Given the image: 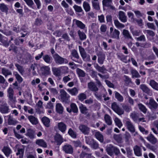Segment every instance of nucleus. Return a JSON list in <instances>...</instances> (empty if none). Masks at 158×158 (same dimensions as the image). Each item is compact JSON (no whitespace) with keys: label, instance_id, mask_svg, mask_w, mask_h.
<instances>
[{"label":"nucleus","instance_id":"39448f33","mask_svg":"<svg viewBox=\"0 0 158 158\" xmlns=\"http://www.w3.org/2000/svg\"><path fill=\"white\" fill-rule=\"evenodd\" d=\"M9 106L5 101H0V112L2 114L8 113L9 111Z\"/></svg>","mask_w":158,"mask_h":158},{"label":"nucleus","instance_id":"603ef678","mask_svg":"<svg viewBox=\"0 0 158 158\" xmlns=\"http://www.w3.org/2000/svg\"><path fill=\"white\" fill-rule=\"evenodd\" d=\"M95 136L97 139L101 142L102 143L103 142V135L99 132L96 133Z\"/></svg>","mask_w":158,"mask_h":158},{"label":"nucleus","instance_id":"052dcab7","mask_svg":"<svg viewBox=\"0 0 158 158\" xmlns=\"http://www.w3.org/2000/svg\"><path fill=\"white\" fill-rule=\"evenodd\" d=\"M77 72L79 77H84L85 76V73L81 69L77 68Z\"/></svg>","mask_w":158,"mask_h":158},{"label":"nucleus","instance_id":"ddd939ff","mask_svg":"<svg viewBox=\"0 0 158 158\" xmlns=\"http://www.w3.org/2000/svg\"><path fill=\"white\" fill-rule=\"evenodd\" d=\"M8 103L12 108L16 107L15 103L17 102L16 98L14 96H8Z\"/></svg>","mask_w":158,"mask_h":158},{"label":"nucleus","instance_id":"3c124183","mask_svg":"<svg viewBox=\"0 0 158 158\" xmlns=\"http://www.w3.org/2000/svg\"><path fill=\"white\" fill-rule=\"evenodd\" d=\"M114 23L115 26L118 28H123L125 27L124 24L120 23L118 20H114Z\"/></svg>","mask_w":158,"mask_h":158},{"label":"nucleus","instance_id":"f8f14e48","mask_svg":"<svg viewBox=\"0 0 158 158\" xmlns=\"http://www.w3.org/2000/svg\"><path fill=\"white\" fill-rule=\"evenodd\" d=\"M149 104V108L151 110H155L158 107V104L152 98H150V99Z\"/></svg>","mask_w":158,"mask_h":158},{"label":"nucleus","instance_id":"393cba45","mask_svg":"<svg viewBox=\"0 0 158 158\" xmlns=\"http://www.w3.org/2000/svg\"><path fill=\"white\" fill-rule=\"evenodd\" d=\"M70 109L68 108L67 109V111L69 112H71L72 111L74 113H77L78 112V108L75 104L71 103L70 105Z\"/></svg>","mask_w":158,"mask_h":158},{"label":"nucleus","instance_id":"1a4fd4ad","mask_svg":"<svg viewBox=\"0 0 158 158\" xmlns=\"http://www.w3.org/2000/svg\"><path fill=\"white\" fill-rule=\"evenodd\" d=\"M60 96L61 101L64 102H67L70 97L69 95L63 89L60 91Z\"/></svg>","mask_w":158,"mask_h":158},{"label":"nucleus","instance_id":"7ed1b4c3","mask_svg":"<svg viewBox=\"0 0 158 158\" xmlns=\"http://www.w3.org/2000/svg\"><path fill=\"white\" fill-rule=\"evenodd\" d=\"M125 125L128 130L132 134L134 133L133 135L135 136L138 135V133L135 131L134 125L131 120L129 118H127L124 120Z\"/></svg>","mask_w":158,"mask_h":158},{"label":"nucleus","instance_id":"58836bf2","mask_svg":"<svg viewBox=\"0 0 158 158\" xmlns=\"http://www.w3.org/2000/svg\"><path fill=\"white\" fill-rule=\"evenodd\" d=\"M15 65L19 73L22 75H23L25 72L24 69L23 67L17 63L15 64Z\"/></svg>","mask_w":158,"mask_h":158},{"label":"nucleus","instance_id":"864d4df0","mask_svg":"<svg viewBox=\"0 0 158 158\" xmlns=\"http://www.w3.org/2000/svg\"><path fill=\"white\" fill-rule=\"evenodd\" d=\"M44 60L47 63L50 64L51 61V57L48 55H45L43 57Z\"/></svg>","mask_w":158,"mask_h":158},{"label":"nucleus","instance_id":"f257e3e1","mask_svg":"<svg viewBox=\"0 0 158 158\" xmlns=\"http://www.w3.org/2000/svg\"><path fill=\"white\" fill-rule=\"evenodd\" d=\"M106 151L107 154L110 156H113L114 153L116 156L120 154L119 149L111 144L107 145L106 147Z\"/></svg>","mask_w":158,"mask_h":158},{"label":"nucleus","instance_id":"4c0bfd02","mask_svg":"<svg viewBox=\"0 0 158 158\" xmlns=\"http://www.w3.org/2000/svg\"><path fill=\"white\" fill-rule=\"evenodd\" d=\"M132 74V78H139L140 77V75L138 72L135 69H132L131 71Z\"/></svg>","mask_w":158,"mask_h":158},{"label":"nucleus","instance_id":"6e6552de","mask_svg":"<svg viewBox=\"0 0 158 158\" xmlns=\"http://www.w3.org/2000/svg\"><path fill=\"white\" fill-rule=\"evenodd\" d=\"M120 33V32L118 30L116 29L114 30L112 27L110 28V36L111 38L117 40H119Z\"/></svg>","mask_w":158,"mask_h":158},{"label":"nucleus","instance_id":"20e7f679","mask_svg":"<svg viewBox=\"0 0 158 158\" xmlns=\"http://www.w3.org/2000/svg\"><path fill=\"white\" fill-rule=\"evenodd\" d=\"M52 56L55 63L57 64H67L68 62V61L66 59L61 57L56 53L53 55Z\"/></svg>","mask_w":158,"mask_h":158},{"label":"nucleus","instance_id":"2eb2a0df","mask_svg":"<svg viewBox=\"0 0 158 158\" xmlns=\"http://www.w3.org/2000/svg\"><path fill=\"white\" fill-rule=\"evenodd\" d=\"M42 74L44 75H47L51 73L50 69L48 66H44L41 68Z\"/></svg>","mask_w":158,"mask_h":158},{"label":"nucleus","instance_id":"a18cd8bd","mask_svg":"<svg viewBox=\"0 0 158 158\" xmlns=\"http://www.w3.org/2000/svg\"><path fill=\"white\" fill-rule=\"evenodd\" d=\"M0 83L5 84V85L2 86V88L4 89H5L8 85V83L6 81L4 78L1 75H0Z\"/></svg>","mask_w":158,"mask_h":158},{"label":"nucleus","instance_id":"ea45409f","mask_svg":"<svg viewBox=\"0 0 158 158\" xmlns=\"http://www.w3.org/2000/svg\"><path fill=\"white\" fill-rule=\"evenodd\" d=\"M2 74L6 77L8 75L12 74L11 72L9 70L5 68H2Z\"/></svg>","mask_w":158,"mask_h":158},{"label":"nucleus","instance_id":"9d476101","mask_svg":"<svg viewBox=\"0 0 158 158\" xmlns=\"http://www.w3.org/2000/svg\"><path fill=\"white\" fill-rule=\"evenodd\" d=\"M62 148L63 151L66 153L72 154L73 153V148L70 144H67L64 145Z\"/></svg>","mask_w":158,"mask_h":158},{"label":"nucleus","instance_id":"6ab92c4d","mask_svg":"<svg viewBox=\"0 0 158 158\" xmlns=\"http://www.w3.org/2000/svg\"><path fill=\"white\" fill-rule=\"evenodd\" d=\"M57 127L59 130L62 133H64L66 130V125L63 122H61L58 123Z\"/></svg>","mask_w":158,"mask_h":158},{"label":"nucleus","instance_id":"79ce46f5","mask_svg":"<svg viewBox=\"0 0 158 158\" xmlns=\"http://www.w3.org/2000/svg\"><path fill=\"white\" fill-rule=\"evenodd\" d=\"M138 107L140 110L144 114H146L147 112V109L144 105L140 103L138 105Z\"/></svg>","mask_w":158,"mask_h":158},{"label":"nucleus","instance_id":"423d86ee","mask_svg":"<svg viewBox=\"0 0 158 158\" xmlns=\"http://www.w3.org/2000/svg\"><path fill=\"white\" fill-rule=\"evenodd\" d=\"M79 49L81 56L84 61H89L90 60V56L87 54L84 49L80 46H79Z\"/></svg>","mask_w":158,"mask_h":158},{"label":"nucleus","instance_id":"2f4dec72","mask_svg":"<svg viewBox=\"0 0 158 158\" xmlns=\"http://www.w3.org/2000/svg\"><path fill=\"white\" fill-rule=\"evenodd\" d=\"M149 84L153 89L158 91V83L154 80H151Z\"/></svg>","mask_w":158,"mask_h":158},{"label":"nucleus","instance_id":"6e6d98bb","mask_svg":"<svg viewBox=\"0 0 158 158\" xmlns=\"http://www.w3.org/2000/svg\"><path fill=\"white\" fill-rule=\"evenodd\" d=\"M130 116V117L135 122L137 123L138 117L136 113L134 112L131 113Z\"/></svg>","mask_w":158,"mask_h":158},{"label":"nucleus","instance_id":"cd10ccee","mask_svg":"<svg viewBox=\"0 0 158 158\" xmlns=\"http://www.w3.org/2000/svg\"><path fill=\"white\" fill-rule=\"evenodd\" d=\"M35 143L39 146L45 148L47 147L46 143L43 139H39L36 140Z\"/></svg>","mask_w":158,"mask_h":158},{"label":"nucleus","instance_id":"bb28decb","mask_svg":"<svg viewBox=\"0 0 158 158\" xmlns=\"http://www.w3.org/2000/svg\"><path fill=\"white\" fill-rule=\"evenodd\" d=\"M67 90L72 95L76 96L78 93L79 89L75 87L72 89H68Z\"/></svg>","mask_w":158,"mask_h":158},{"label":"nucleus","instance_id":"a19ab883","mask_svg":"<svg viewBox=\"0 0 158 158\" xmlns=\"http://www.w3.org/2000/svg\"><path fill=\"white\" fill-rule=\"evenodd\" d=\"M56 110L58 113L62 114L63 110V108L61 104L57 103L56 105Z\"/></svg>","mask_w":158,"mask_h":158},{"label":"nucleus","instance_id":"a211bd4d","mask_svg":"<svg viewBox=\"0 0 158 158\" xmlns=\"http://www.w3.org/2000/svg\"><path fill=\"white\" fill-rule=\"evenodd\" d=\"M133 150L136 156H140L142 155L141 149L138 145H136L134 147Z\"/></svg>","mask_w":158,"mask_h":158},{"label":"nucleus","instance_id":"0eeeda50","mask_svg":"<svg viewBox=\"0 0 158 158\" xmlns=\"http://www.w3.org/2000/svg\"><path fill=\"white\" fill-rule=\"evenodd\" d=\"M111 108L119 115H120L124 114V110L119 106L116 102H114L112 104Z\"/></svg>","mask_w":158,"mask_h":158},{"label":"nucleus","instance_id":"13d9d810","mask_svg":"<svg viewBox=\"0 0 158 158\" xmlns=\"http://www.w3.org/2000/svg\"><path fill=\"white\" fill-rule=\"evenodd\" d=\"M71 55L72 56L77 59H78L79 58V56L77 51L75 49H73L71 51Z\"/></svg>","mask_w":158,"mask_h":158},{"label":"nucleus","instance_id":"69168bd1","mask_svg":"<svg viewBox=\"0 0 158 158\" xmlns=\"http://www.w3.org/2000/svg\"><path fill=\"white\" fill-rule=\"evenodd\" d=\"M79 108L82 113H85L87 110L86 107L82 104H80Z\"/></svg>","mask_w":158,"mask_h":158},{"label":"nucleus","instance_id":"49530a36","mask_svg":"<svg viewBox=\"0 0 158 158\" xmlns=\"http://www.w3.org/2000/svg\"><path fill=\"white\" fill-rule=\"evenodd\" d=\"M92 3L93 7L95 9L98 10L100 9L98 0H92Z\"/></svg>","mask_w":158,"mask_h":158},{"label":"nucleus","instance_id":"338daca9","mask_svg":"<svg viewBox=\"0 0 158 158\" xmlns=\"http://www.w3.org/2000/svg\"><path fill=\"white\" fill-rule=\"evenodd\" d=\"M72 143L75 147H81L82 146L81 143L79 140L73 141L72 142Z\"/></svg>","mask_w":158,"mask_h":158},{"label":"nucleus","instance_id":"9b49d317","mask_svg":"<svg viewBox=\"0 0 158 158\" xmlns=\"http://www.w3.org/2000/svg\"><path fill=\"white\" fill-rule=\"evenodd\" d=\"M79 129L85 135H88L90 133V128L85 125H80L79 127Z\"/></svg>","mask_w":158,"mask_h":158},{"label":"nucleus","instance_id":"f3484780","mask_svg":"<svg viewBox=\"0 0 158 158\" xmlns=\"http://www.w3.org/2000/svg\"><path fill=\"white\" fill-rule=\"evenodd\" d=\"M118 18L120 21L123 23L127 21V17L125 13L123 11H120L118 13Z\"/></svg>","mask_w":158,"mask_h":158},{"label":"nucleus","instance_id":"aec40b11","mask_svg":"<svg viewBox=\"0 0 158 158\" xmlns=\"http://www.w3.org/2000/svg\"><path fill=\"white\" fill-rule=\"evenodd\" d=\"M98 56V61L100 64H103L104 60L105 59V56L102 53H97V54Z\"/></svg>","mask_w":158,"mask_h":158},{"label":"nucleus","instance_id":"dca6fc26","mask_svg":"<svg viewBox=\"0 0 158 158\" xmlns=\"http://www.w3.org/2000/svg\"><path fill=\"white\" fill-rule=\"evenodd\" d=\"M147 139L153 144H155L157 142V139L151 133L146 137Z\"/></svg>","mask_w":158,"mask_h":158},{"label":"nucleus","instance_id":"774afa93","mask_svg":"<svg viewBox=\"0 0 158 158\" xmlns=\"http://www.w3.org/2000/svg\"><path fill=\"white\" fill-rule=\"evenodd\" d=\"M8 94L7 96H14V91L13 89L11 87H9L7 90Z\"/></svg>","mask_w":158,"mask_h":158},{"label":"nucleus","instance_id":"0e129e2a","mask_svg":"<svg viewBox=\"0 0 158 158\" xmlns=\"http://www.w3.org/2000/svg\"><path fill=\"white\" fill-rule=\"evenodd\" d=\"M144 32L147 33V36H150L153 37L155 35V32L151 30H145L144 31Z\"/></svg>","mask_w":158,"mask_h":158},{"label":"nucleus","instance_id":"8fccbe9b","mask_svg":"<svg viewBox=\"0 0 158 158\" xmlns=\"http://www.w3.org/2000/svg\"><path fill=\"white\" fill-rule=\"evenodd\" d=\"M0 10L2 12L7 13L8 11V8L4 3H2L0 4Z\"/></svg>","mask_w":158,"mask_h":158},{"label":"nucleus","instance_id":"412c9836","mask_svg":"<svg viewBox=\"0 0 158 158\" xmlns=\"http://www.w3.org/2000/svg\"><path fill=\"white\" fill-rule=\"evenodd\" d=\"M73 22L75 23L78 27L81 29L84 30L86 28L85 25L79 20L74 19L73 20Z\"/></svg>","mask_w":158,"mask_h":158},{"label":"nucleus","instance_id":"c9c22d12","mask_svg":"<svg viewBox=\"0 0 158 158\" xmlns=\"http://www.w3.org/2000/svg\"><path fill=\"white\" fill-rule=\"evenodd\" d=\"M113 138L118 143H122L123 142L122 136L121 134L114 135Z\"/></svg>","mask_w":158,"mask_h":158},{"label":"nucleus","instance_id":"c756f323","mask_svg":"<svg viewBox=\"0 0 158 158\" xmlns=\"http://www.w3.org/2000/svg\"><path fill=\"white\" fill-rule=\"evenodd\" d=\"M8 117V123L9 125H14L18 123V121L14 119L11 115H9Z\"/></svg>","mask_w":158,"mask_h":158},{"label":"nucleus","instance_id":"f03ea898","mask_svg":"<svg viewBox=\"0 0 158 158\" xmlns=\"http://www.w3.org/2000/svg\"><path fill=\"white\" fill-rule=\"evenodd\" d=\"M87 87L88 89L92 92H94V95L96 98L98 100H102V96L99 95L97 91L98 90V89L95 83L91 81L88 83Z\"/></svg>","mask_w":158,"mask_h":158},{"label":"nucleus","instance_id":"a878e982","mask_svg":"<svg viewBox=\"0 0 158 158\" xmlns=\"http://www.w3.org/2000/svg\"><path fill=\"white\" fill-rule=\"evenodd\" d=\"M54 138L57 145H60L63 142L62 136L59 134H56Z\"/></svg>","mask_w":158,"mask_h":158},{"label":"nucleus","instance_id":"c85d7f7f","mask_svg":"<svg viewBox=\"0 0 158 158\" xmlns=\"http://www.w3.org/2000/svg\"><path fill=\"white\" fill-rule=\"evenodd\" d=\"M41 121L45 127H49L50 126V120L48 118L44 117L42 118Z\"/></svg>","mask_w":158,"mask_h":158},{"label":"nucleus","instance_id":"4d7b16f0","mask_svg":"<svg viewBox=\"0 0 158 158\" xmlns=\"http://www.w3.org/2000/svg\"><path fill=\"white\" fill-rule=\"evenodd\" d=\"M61 73L65 74L68 73V68L65 66L60 67Z\"/></svg>","mask_w":158,"mask_h":158},{"label":"nucleus","instance_id":"b1692460","mask_svg":"<svg viewBox=\"0 0 158 158\" xmlns=\"http://www.w3.org/2000/svg\"><path fill=\"white\" fill-rule=\"evenodd\" d=\"M26 135L29 137L30 139H33L35 137V131L31 129H29L27 131Z\"/></svg>","mask_w":158,"mask_h":158},{"label":"nucleus","instance_id":"5701e85b","mask_svg":"<svg viewBox=\"0 0 158 158\" xmlns=\"http://www.w3.org/2000/svg\"><path fill=\"white\" fill-rule=\"evenodd\" d=\"M52 71L53 75L56 77H59L61 76V73L60 68L53 67L52 68Z\"/></svg>","mask_w":158,"mask_h":158},{"label":"nucleus","instance_id":"4be33fe9","mask_svg":"<svg viewBox=\"0 0 158 158\" xmlns=\"http://www.w3.org/2000/svg\"><path fill=\"white\" fill-rule=\"evenodd\" d=\"M2 151L7 157L12 152L10 148L7 146H4L2 149Z\"/></svg>","mask_w":158,"mask_h":158},{"label":"nucleus","instance_id":"5fc2aeb1","mask_svg":"<svg viewBox=\"0 0 158 158\" xmlns=\"http://www.w3.org/2000/svg\"><path fill=\"white\" fill-rule=\"evenodd\" d=\"M116 125L119 128L123 126V124L120 119L117 117H116L114 120Z\"/></svg>","mask_w":158,"mask_h":158},{"label":"nucleus","instance_id":"72a5a7b5","mask_svg":"<svg viewBox=\"0 0 158 158\" xmlns=\"http://www.w3.org/2000/svg\"><path fill=\"white\" fill-rule=\"evenodd\" d=\"M89 145L91 148L94 149H96L99 148L98 144L96 141L93 139L90 140V143Z\"/></svg>","mask_w":158,"mask_h":158},{"label":"nucleus","instance_id":"09e8293b","mask_svg":"<svg viewBox=\"0 0 158 158\" xmlns=\"http://www.w3.org/2000/svg\"><path fill=\"white\" fill-rule=\"evenodd\" d=\"M83 7L86 12H88L90 10V7L89 3L85 1L83 3Z\"/></svg>","mask_w":158,"mask_h":158},{"label":"nucleus","instance_id":"c03bdc74","mask_svg":"<svg viewBox=\"0 0 158 158\" xmlns=\"http://www.w3.org/2000/svg\"><path fill=\"white\" fill-rule=\"evenodd\" d=\"M32 59V57L31 55L27 53L26 55L25 58H23L22 61L23 64H26L27 63L29 60Z\"/></svg>","mask_w":158,"mask_h":158},{"label":"nucleus","instance_id":"e433bc0d","mask_svg":"<svg viewBox=\"0 0 158 158\" xmlns=\"http://www.w3.org/2000/svg\"><path fill=\"white\" fill-rule=\"evenodd\" d=\"M104 119L106 123L109 125L112 124V120L111 117L108 114H105L104 116Z\"/></svg>","mask_w":158,"mask_h":158},{"label":"nucleus","instance_id":"7c9ffc66","mask_svg":"<svg viewBox=\"0 0 158 158\" xmlns=\"http://www.w3.org/2000/svg\"><path fill=\"white\" fill-rule=\"evenodd\" d=\"M94 67L98 71L102 73H104V71L106 70L104 65L101 67L98 64H95Z\"/></svg>","mask_w":158,"mask_h":158},{"label":"nucleus","instance_id":"e2e57ef3","mask_svg":"<svg viewBox=\"0 0 158 158\" xmlns=\"http://www.w3.org/2000/svg\"><path fill=\"white\" fill-rule=\"evenodd\" d=\"M78 98L80 101H82L86 99V95L84 93H81L78 95Z\"/></svg>","mask_w":158,"mask_h":158},{"label":"nucleus","instance_id":"bf43d9fd","mask_svg":"<svg viewBox=\"0 0 158 158\" xmlns=\"http://www.w3.org/2000/svg\"><path fill=\"white\" fill-rule=\"evenodd\" d=\"M24 151V150L23 148L18 149L16 154L17 156L19 155V158H23Z\"/></svg>","mask_w":158,"mask_h":158},{"label":"nucleus","instance_id":"680f3d73","mask_svg":"<svg viewBox=\"0 0 158 158\" xmlns=\"http://www.w3.org/2000/svg\"><path fill=\"white\" fill-rule=\"evenodd\" d=\"M127 156L128 157H131L132 155V150L129 147H127L126 148Z\"/></svg>","mask_w":158,"mask_h":158},{"label":"nucleus","instance_id":"de8ad7c7","mask_svg":"<svg viewBox=\"0 0 158 158\" xmlns=\"http://www.w3.org/2000/svg\"><path fill=\"white\" fill-rule=\"evenodd\" d=\"M115 97L119 102H122L123 101L124 99L123 96L118 92H115Z\"/></svg>","mask_w":158,"mask_h":158},{"label":"nucleus","instance_id":"37998d69","mask_svg":"<svg viewBox=\"0 0 158 158\" xmlns=\"http://www.w3.org/2000/svg\"><path fill=\"white\" fill-rule=\"evenodd\" d=\"M77 33L81 40H84L86 39V35L83 32L79 30L77 31Z\"/></svg>","mask_w":158,"mask_h":158},{"label":"nucleus","instance_id":"f704fd0d","mask_svg":"<svg viewBox=\"0 0 158 158\" xmlns=\"http://www.w3.org/2000/svg\"><path fill=\"white\" fill-rule=\"evenodd\" d=\"M123 34L124 37L128 39H131L133 40V39L131 36L129 32L127 30L124 29L122 32Z\"/></svg>","mask_w":158,"mask_h":158},{"label":"nucleus","instance_id":"4468645a","mask_svg":"<svg viewBox=\"0 0 158 158\" xmlns=\"http://www.w3.org/2000/svg\"><path fill=\"white\" fill-rule=\"evenodd\" d=\"M139 87L143 92L148 94L149 95L151 96L152 95V93L151 90L145 84H143L140 85Z\"/></svg>","mask_w":158,"mask_h":158},{"label":"nucleus","instance_id":"473e14b6","mask_svg":"<svg viewBox=\"0 0 158 158\" xmlns=\"http://www.w3.org/2000/svg\"><path fill=\"white\" fill-rule=\"evenodd\" d=\"M28 119L30 122L33 125H36L38 123V119L32 115H30L28 117Z\"/></svg>","mask_w":158,"mask_h":158}]
</instances>
